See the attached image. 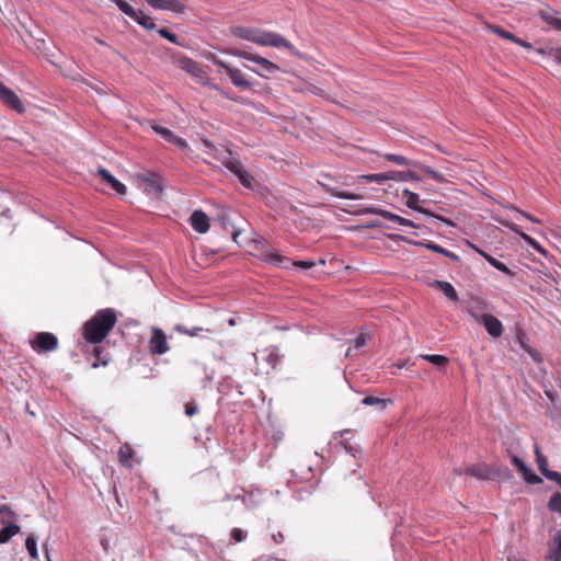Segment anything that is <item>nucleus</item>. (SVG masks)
Instances as JSON below:
<instances>
[{
	"instance_id": "obj_16",
	"label": "nucleus",
	"mask_w": 561,
	"mask_h": 561,
	"mask_svg": "<svg viewBox=\"0 0 561 561\" xmlns=\"http://www.w3.org/2000/svg\"><path fill=\"white\" fill-rule=\"evenodd\" d=\"M203 145L205 147L206 153L217 152L216 158L226 167L230 165V162H233L237 158L232 156L230 150L218 151L217 148L213 145L208 139H203Z\"/></svg>"
},
{
	"instance_id": "obj_11",
	"label": "nucleus",
	"mask_w": 561,
	"mask_h": 561,
	"mask_svg": "<svg viewBox=\"0 0 561 561\" xmlns=\"http://www.w3.org/2000/svg\"><path fill=\"white\" fill-rule=\"evenodd\" d=\"M180 67L187 73L192 75L198 82L207 79V73L203 70L201 64L188 57L180 59Z\"/></svg>"
},
{
	"instance_id": "obj_3",
	"label": "nucleus",
	"mask_w": 561,
	"mask_h": 561,
	"mask_svg": "<svg viewBox=\"0 0 561 561\" xmlns=\"http://www.w3.org/2000/svg\"><path fill=\"white\" fill-rule=\"evenodd\" d=\"M486 310V302L481 300L476 301L467 308V312L470 317H472L477 323L483 325L492 337H500L503 333L502 322L495 316L484 312Z\"/></svg>"
},
{
	"instance_id": "obj_17",
	"label": "nucleus",
	"mask_w": 561,
	"mask_h": 561,
	"mask_svg": "<svg viewBox=\"0 0 561 561\" xmlns=\"http://www.w3.org/2000/svg\"><path fill=\"white\" fill-rule=\"evenodd\" d=\"M152 8L158 10H170L176 13L184 11L185 5L180 0H146Z\"/></svg>"
},
{
	"instance_id": "obj_38",
	"label": "nucleus",
	"mask_w": 561,
	"mask_h": 561,
	"mask_svg": "<svg viewBox=\"0 0 561 561\" xmlns=\"http://www.w3.org/2000/svg\"><path fill=\"white\" fill-rule=\"evenodd\" d=\"M494 471V480L499 481H508L513 478L512 471L507 467H496L493 466Z\"/></svg>"
},
{
	"instance_id": "obj_29",
	"label": "nucleus",
	"mask_w": 561,
	"mask_h": 561,
	"mask_svg": "<svg viewBox=\"0 0 561 561\" xmlns=\"http://www.w3.org/2000/svg\"><path fill=\"white\" fill-rule=\"evenodd\" d=\"M134 21H136L140 26H142L146 30H153L156 27V23L153 20L144 14L142 11L136 10V15L130 16Z\"/></svg>"
},
{
	"instance_id": "obj_33",
	"label": "nucleus",
	"mask_w": 561,
	"mask_h": 561,
	"mask_svg": "<svg viewBox=\"0 0 561 561\" xmlns=\"http://www.w3.org/2000/svg\"><path fill=\"white\" fill-rule=\"evenodd\" d=\"M383 157L386 160L397 163L399 165H407V167H416L417 165V161L407 159L405 157L400 156V154L386 153V154H383Z\"/></svg>"
},
{
	"instance_id": "obj_36",
	"label": "nucleus",
	"mask_w": 561,
	"mask_h": 561,
	"mask_svg": "<svg viewBox=\"0 0 561 561\" xmlns=\"http://www.w3.org/2000/svg\"><path fill=\"white\" fill-rule=\"evenodd\" d=\"M358 179L365 180L366 182H369V183L374 182V183L382 184L386 181H389L390 176H389V172H383V173L359 175Z\"/></svg>"
},
{
	"instance_id": "obj_57",
	"label": "nucleus",
	"mask_w": 561,
	"mask_h": 561,
	"mask_svg": "<svg viewBox=\"0 0 561 561\" xmlns=\"http://www.w3.org/2000/svg\"><path fill=\"white\" fill-rule=\"evenodd\" d=\"M184 411L187 416H193L198 412V405L194 400H191L185 404Z\"/></svg>"
},
{
	"instance_id": "obj_1",
	"label": "nucleus",
	"mask_w": 561,
	"mask_h": 561,
	"mask_svg": "<svg viewBox=\"0 0 561 561\" xmlns=\"http://www.w3.org/2000/svg\"><path fill=\"white\" fill-rule=\"evenodd\" d=\"M231 34L261 46L284 47L291 54H296L295 46L278 33L266 32L255 27L233 26L231 27Z\"/></svg>"
},
{
	"instance_id": "obj_49",
	"label": "nucleus",
	"mask_w": 561,
	"mask_h": 561,
	"mask_svg": "<svg viewBox=\"0 0 561 561\" xmlns=\"http://www.w3.org/2000/svg\"><path fill=\"white\" fill-rule=\"evenodd\" d=\"M201 83L209 87L210 89L218 91L226 99L236 101V98H233L229 93L225 92L218 84L210 82L208 77H207V79H204Z\"/></svg>"
},
{
	"instance_id": "obj_60",
	"label": "nucleus",
	"mask_w": 561,
	"mask_h": 561,
	"mask_svg": "<svg viewBox=\"0 0 561 561\" xmlns=\"http://www.w3.org/2000/svg\"><path fill=\"white\" fill-rule=\"evenodd\" d=\"M261 496V492L260 491H252L250 492L249 494H247V497H248V503L249 504H253V503H257V505L260 504V497Z\"/></svg>"
},
{
	"instance_id": "obj_35",
	"label": "nucleus",
	"mask_w": 561,
	"mask_h": 561,
	"mask_svg": "<svg viewBox=\"0 0 561 561\" xmlns=\"http://www.w3.org/2000/svg\"><path fill=\"white\" fill-rule=\"evenodd\" d=\"M93 354L95 356V362L92 364L93 368L99 367L100 365L106 366L110 362V356L104 352V350L100 346H94Z\"/></svg>"
},
{
	"instance_id": "obj_4",
	"label": "nucleus",
	"mask_w": 561,
	"mask_h": 561,
	"mask_svg": "<svg viewBox=\"0 0 561 561\" xmlns=\"http://www.w3.org/2000/svg\"><path fill=\"white\" fill-rule=\"evenodd\" d=\"M218 221L220 222L222 229L230 233L232 240L234 242L238 241V237L240 234V228L237 226V221H243V218L232 209H222L217 215Z\"/></svg>"
},
{
	"instance_id": "obj_43",
	"label": "nucleus",
	"mask_w": 561,
	"mask_h": 561,
	"mask_svg": "<svg viewBox=\"0 0 561 561\" xmlns=\"http://www.w3.org/2000/svg\"><path fill=\"white\" fill-rule=\"evenodd\" d=\"M174 329L179 333L186 334V335H190V336H196V335H198L199 332L204 331V329L202 327H194L192 329H187L183 324H176Z\"/></svg>"
},
{
	"instance_id": "obj_61",
	"label": "nucleus",
	"mask_w": 561,
	"mask_h": 561,
	"mask_svg": "<svg viewBox=\"0 0 561 561\" xmlns=\"http://www.w3.org/2000/svg\"><path fill=\"white\" fill-rule=\"evenodd\" d=\"M341 198L362 199V198H364V194H362V193H351V192L344 191L343 194H341Z\"/></svg>"
},
{
	"instance_id": "obj_22",
	"label": "nucleus",
	"mask_w": 561,
	"mask_h": 561,
	"mask_svg": "<svg viewBox=\"0 0 561 561\" xmlns=\"http://www.w3.org/2000/svg\"><path fill=\"white\" fill-rule=\"evenodd\" d=\"M470 247L476 250L490 265H492L497 271L506 274V275H513V272L501 261L496 260L492 255L488 254L486 252L478 249L476 245L470 243Z\"/></svg>"
},
{
	"instance_id": "obj_58",
	"label": "nucleus",
	"mask_w": 561,
	"mask_h": 561,
	"mask_svg": "<svg viewBox=\"0 0 561 561\" xmlns=\"http://www.w3.org/2000/svg\"><path fill=\"white\" fill-rule=\"evenodd\" d=\"M233 500H240L244 504L245 508H248V510L257 507V503H253V504L248 503V497L244 492L234 494Z\"/></svg>"
},
{
	"instance_id": "obj_14",
	"label": "nucleus",
	"mask_w": 561,
	"mask_h": 561,
	"mask_svg": "<svg viewBox=\"0 0 561 561\" xmlns=\"http://www.w3.org/2000/svg\"><path fill=\"white\" fill-rule=\"evenodd\" d=\"M252 62L256 64L259 66V69H251L255 73H257L261 77H265V73H275L279 70V67L270 61L268 59L261 57L259 55H253Z\"/></svg>"
},
{
	"instance_id": "obj_19",
	"label": "nucleus",
	"mask_w": 561,
	"mask_h": 561,
	"mask_svg": "<svg viewBox=\"0 0 561 561\" xmlns=\"http://www.w3.org/2000/svg\"><path fill=\"white\" fill-rule=\"evenodd\" d=\"M101 179L108 184L117 194L124 195L126 193V186L114 178L106 169L100 168L98 171Z\"/></svg>"
},
{
	"instance_id": "obj_28",
	"label": "nucleus",
	"mask_w": 561,
	"mask_h": 561,
	"mask_svg": "<svg viewBox=\"0 0 561 561\" xmlns=\"http://www.w3.org/2000/svg\"><path fill=\"white\" fill-rule=\"evenodd\" d=\"M507 227L511 230H513L515 233L519 234L533 249L537 250L538 252H543V249L541 248V245L535 239H533L530 236L520 231V228L517 225L511 224V225H507Z\"/></svg>"
},
{
	"instance_id": "obj_47",
	"label": "nucleus",
	"mask_w": 561,
	"mask_h": 561,
	"mask_svg": "<svg viewBox=\"0 0 561 561\" xmlns=\"http://www.w3.org/2000/svg\"><path fill=\"white\" fill-rule=\"evenodd\" d=\"M541 54L548 55L554 59L556 62L561 65V47H551L548 49H540Z\"/></svg>"
},
{
	"instance_id": "obj_55",
	"label": "nucleus",
	"mask_w": 561,
	"mask_h": 561,
	"mask_svg": "<svg viewBox=\"0 0 561 561\" xmlns=\"http://www.w3.org/2000/svg\"><path fill=\"white\" fill-rule=\"evenodd\" d=\"M152 129L161 136L165 141L168 137H171L172 130H170L167 127L160 126V125H152Z\"/></svg>"
},
{
	"instance_id": "obj_48",
	"label": "nucleus",
	"mask_w": 561,
	"mask_h": 561,
	"mask_svg": "<svg viewBox=\"0 0 561 561\" xmlns=\"http://www.w3.org/2000/svg\"><path fill=\"white\" fill-rule=\"evenodd\" d=\"M134 450L130 446L125 445L119 448L118 456L119 460L123 465H125L131 457H133Z\"/></svg>"
},
{
	"instance_id": "obj_25",
	"label": "nucleus",
	"mask_w": 561,
	"mask_h": 561,
	"mask_svg": "<svg viewBox=\"0 0 561 561\" xmlns=\"http://www.w3.org/2000/svg\"><path fill=\"white\" fill-rule=\"evenodd\" d=\"M390 180L396 182L420 181L421 178L413 171H389Z\"/></svg>"
},
{
	"instance_id": "obj_5",
	"label": "nucleus",
	"mask_w": 561,
	"mask_h": 561,
	"mask_svg": "<svg viewBox=\"0 0 561 561\" xmlns=\"http://www.w3.org/2000/svg\"><path fill=\"white\" fill-rule=\"evenodd\" d=\"M350 179V176H344L343 182H340L329 173H321L317 179V184L331 195L341 198V194L344 192L341 187L348 186Z\"/></svg>"
},
{
	"instance_id": "obj_8",
	"label": "nucleus",
	"mask_w": 561,
	"mask_h": 561,
	"mask_svg": "<svg viewBox=\"0 0 561 561\" xmlns=\"http://www.w3.org/2000/svg\"><path fill=\"white\" fill-rule=\"evenodd\" d=\"M170 350L165 333L153 327L151 329V337L149 340V351L152 355H163Z\"/></svg>"
},
{
	"instance_id": "obj_6",
	"label": "nucleus",
	"mask_w": 561,
	"mask_h": 561,
	"mask_svg": "<svg viewBox=\"0 0 561 561\" xmlns=\"http://www.w3.org/2000/svg\"><path fill=\"white\" fill-rule=\"evenodd\" d=\"M32 348L37 353L55 351L58 346V339L49 332H39L32 341Z\"/></svg>"
},
{
	"instance_id": "obj_20",
	"label": "nucleus",
	"mask_w": 561,
	"mask_h": 561,
	"mask_svg": "<svg viewBox=\"0 0 561 561\" xmlns=\"http://www.w3.org/2000/svg\"><path fill=\"white\" fill-rule=\"evenodd\" d=\"M538 16L543 20L548 25L557 31H561V18L558 16V12L553 9L540 10Z\"/></svg>"
},
{
	"instance_id": "obj_26",
	"label": "nucleus",
	"mask_w": 561,
	"mask_h": 561,
	"mask_svg": "<svg viewBox=\"0 0 561 561\" xmlns=\"http://www.w3.org/2000/svg\"><path fill=\"white\" fill-rule=\"evenodd\" d=\"M264 360L271 366L272 369H275L280 358L278 354V347L270 346L264 350Z\"/></svg>"
},
{
	"instance_id": "obj_10",
	"label": "nucleus",
	"mask_w": 561,
	"mask_h": 561,
	"mask_svg": "<svg viewBox=\"0 0 561 561\" xmlns=\"http://www.w3.org/2000/svg\"><path fill=\"white\" fill-rule=\"evenodd\" d=\"M0 100L10 108L13 111L22 114L25 112V107L23 102L20 100V98L16 95V93L4 87L2 90H0Z\"/></svg>"
},
{
	"instance_id": "obj_59",
	"label": "nucleus",
	"mask_w": 561,
	"mask_h": 561,
	"mask_svg": "<svg viewBox=\"0 0 561 561\" xmlns=\"http://www.w3.org/2000/svg\"><path fill=\"white\" fill-rule=\"evenodd\" d=\"M211 61H213V64H214L215 66H218V67L222 68V69L226 71V73H228V68H232V66H231V65H229V64H227L226 61H224V60H221V59L217 58L216 56H213V57H211Z\"/></svg>"
},
{
	"instance_id": "obj_15",
	"label": "nucleus",
	"mask_w": 561,
	"mask_h": 561,
	"mask_svg": "<svg viewBox=\"0 0 561 561\" xmlns=\"http://www.w3.org/2000/svg\"><path fill=\"white\" fill-rule=\"evenodd\" d=\"M193 229L199 233H205L209 229V219L203 210H194L190 217Z\"/></svg>"
},
{
	"instance_id": "obj_40",
	"label": "nucleus",
	"mask_w": 561,
	"mask_h": 561,
	"mask_svg": "<svg viewBox=\"0 0 561 561\" xmlns=\"http://www.w3.org/2000/svg\"><path fill=\"white\" fill-rule=\"evenodd\" d=\"M548 508L551 512L559 513L561 515V493H553L548 501Z\"/></svg>"
},
{
	"instance_id": "obj_62",
	"label": "nucleus",
	"mask_w": 561,
	"mask_h": 561,
	"mask_svg": "<svg viewBox=\"0 0 561 561\" xmlns=\"http://www.w3.org/2000/svg\"><path fill=\"white\" fill-rule=\"evenodd\" d=\"M293 264L304 270L311 268L316 265L313 261H296Z\"/></svg>"
},
{
	"instance_id": "obj_46",
	"label": "nucleus",
	"mask_w": 561,
	"mask_h": 561,
	"mask_svg": "<svg viewBox=\"0 0 561 561\" xmlns=\"http://www.w3.org/2000/svg\"><path fill=\"white\" fill-rule=\"evenodd\" d=\"M158 33L161 37L170 41L171 43L183 46V43L179 41V37L168 28L162 27L158 31Z\"/></svg>"
},
{
	"instance_id": "obj_39",
	"label": "nucleus",
	"mask_w": 561,
	"mask_h": 561,
	"mask_svg": "<svg viewBox=\"0 0 561 561\" xmlns=\"http://www.w3.org/2000/svg\"><path fill=\"white\" fill-rule=\"evenodd\" d=\"M411 244L416 247H424L427 250L445 255L447 249L436 244L434 242H424V241H409Z\"/></svg>"
},
{
	"instance_id": "obj_50",
	"label": "nucleus",
	"mask_w": 561,
	"mask_h": 561,
	"mask_svg": "<svg viewBox=\"0 0 561 561\" xmlns=\"http://www.w3.org/2000/svg\"><path fill=\"white\" fill-rule=\"evenodd\" d=\"M116 5L118 7V9L122 12H124L129 18L136 15V10L126 1H124V0L117 1Z\"/></svg>"
},
{
	"instance_id": "obj_7",
	"label": "nucleus",
	"mask_w": 561,
	"mask_h": 561,
	"mask_svg": "<svg viewBox=\"0 0 561 561\" xmlns=\"http://www.w3.org/2000/svg\"><path fill=\"white\" fill-rule=\"evenodd\" d=\"M402 193H403V196H404V197H407L405 205H407L409 208H411V209H413V210H415V211H419V213H421V214H424V215H426V216H432V217H434V218H436V219H438V220H440V221L445 222L446 225H448V226H450V227H454V226H455V224L453 222V220H450V219H448V218H444V217L438 216V215H435V214H433L432 211H430L428 209L421 207V206L419 205V203H420V197H419V195H417L416 193H413V192H411V191H410V190H408V188H404Z\"/></svg>"
},
{
	"instance_id": "obj_56",
	"label": "nucleus",
	"mask_w": 561,
	"mask_h": 561,
	"mask_svg": "<svg viewBox=\"0 0 561 561\" xmlns=\"http://www.w3.org/2000/svg\"><path fill=\"white\" fill-rule=\"evenodd\" d=\"M229 54H231L232 56H236V57L243 58V59L249 60V61L252 60V57L254 55L252 53H249V51H245V50H241V49H230Z\"/></svg>"
},
{
	"instance_id": "obj_31",
	"label": "nucleus",
	"mask_w": 561,
	"mask_h": 561,
	"mask_svg": "<svg viewBox=\"0 0 561 561\" xmlns=\"http://www.w3.org/2000/svg\"><path fill=\"white\" fill-rule=\"evenodd\" d=\"M551 561H561V531H558L553 538V548L548 553Z\"/></svg>"
},
{
	"instance_id": "obj_34",
	"label": "nucleus",
	"mask_w": 561,
	"mask_h": 561,
	"mask_svg": "<svg viewBox=\"0 0 561 561\" xmlns=\"http://www.w3.org/2000/svg\"><path fill=\"white\" fill-rule=\"evenodd\" d=\"M493 32L503 38L510 39V41L517 43L524 47L530 48L529 43L516 37L514 34H512L501 27H497V26L493 27Z\"/></svg>"
},
{
	"instance_id": "obj_18",
	"label": "nucleus",
	"mask_w": 561,
	"mask_h": 561,
	"mask_svg": "<svg viewBox=\"0 0 561 561\" xmlns=\"http://www.w3.org/2000/svg\"><path fill=\"white\" fill-rule=\"evenodd\" d=\"M138 179L148 185L146 188L147 192L153 193L154 195H160L162 193V186L159 182V176L156 173H141L138 174Z\"/></svg>"
},
{
	"instance_id": "obj_44",
	"label": "nucleus",
	"mask_w": 561,
	"mask_h": 561,
	"mask_svg": "<svg viewBox=\"0 0 561 561\" xmlns=\"http://www.w3.org/2000/svg\"><path fill=\"white\" fill-rule=\"evenodd\" d=\"M389 400L379 399L376 397L367 396L362 400L364 405H380V409L383 410Z\"/></svg>"
},
{
	"instance_id": "obj_51",
	"label": "nucleus",
	"mask_w": 561,
	"mask_h": 561,
	"mask_svg": "<svg viewBox=\"0 0 561 561\" xmlns=\"http://www.w3.org/2000/svg\"><path fill=\"white\" fill-rule=\"evenodd\" d=\"M370 340V335L368 333H365V332H362L359 333L354 340H353V343H354V347L356 350L363 347L367 341Z\"/></svg>"
},
{
	"instance_id": "obj_63",
	"label": "nucleus",
	"mask_w": 561,
	"mask_h": 561,
	"mask_svg": "<svg viewBox=\"0 0 561 561\" xmlns=\"http://www.w3.org/2000/svg\"><path fill=\"white\" fill-rule=\"evenodd\" d=\"M431 178H432V179H434V180H435L436 182H438V183H444V182H446L445 176H444L442 173H439V172H437V171H435V170L433 171V173H432V176H431Z\"/></svg>"
},
{
	"instance_id": "obj_30",
	"label": "nucleus",
	"mask_w": 561,
	"mask_h": 561,
	"mask_svg": "<svg viewBox=\"0 0 561 561\" xmlns=\"http://www.w3.org/2000/svg\"><path fill=\"white\" fill-rule=\"evenodd\" d=\"M20 526L15 524H9L0 530V543L8 542L14 535L20 533Z\"/></svg>"
},
{
	"instance_id": "obj_52",
	"label": "nucleus",
	"mask_w": 561,
	"mask_h": 561,
	"mask_svg": "<svg viewBox=\"0 0 561 561\" xmlns=\"http://www.w3.org/2000/svg\"><path fill=\"white\" fill-rule=\"evenodd\" d=\"M536 455H537V463L540 472L543 474L545 469H548V460L547 457L543 456L538 448H536Z\"/></svg>"
},
{
	"instance_id": "obj_24",
	"label": "nucleus",
	"mask_w": 561,
	"mask_h": 561,
	"mask_svg": "<svg viewBox=\"0 0 561 561\" xmlns=\"http://www.w3.org/2000/svg\"><path fill=\"white\" fill-rule=\"evenodd\" d=\"M433 285L440 289L443 291V294L451 301H458L459 297H458V294L455 289V287L448 283V282H444V280H435L433 283Z\"/></svg>"
},
{
	"instance_id": "obj_9",
	"label": "nucleus",
	"mask_w": 561,
	"mask_h": 561,
	"mask_svg": "<svg viewBox=\"0 0 561 561\" xmlns=\"http://www.w3.org/2000/svg\"><path fill=\"white\" fill-rule=\"evenodd\" d=\"M466 474L474 477L479 480H494L493 466L484 462L473 463L466 468Z\"/></svg>"
},
{
	"instance_id": "obj_42",
	"label": "nucleus",
	"mask_w": 561,
	"mask_h": 561,
	"mask_svg": "<svg viewBox=\"0 0 561 561\" xmlns=\"http://www.w3.org/2000/svg\"><path fill=\"white\" fill-rule=\"evenodd\" d=\"M248 533L241 528H232L230 533V542L238 543L245 540Z\"/></svg>"
},
{
	"instance_id": "obj_12",
	"label": "nucleus",
	"mask_w": 561,
	"mask_h": 561,
	"mask_svg": "<svg viewBox=\"0 0 561 561\" xmlns=\"http://www.w3.org/2000/svg\"><path fill=\"white\" fill-rule=\"evenodd\" d=\"M353 214L357 215V216L366 215V214H375V215L381 216L385 219L397 222L398 225H401L402 219H403V217H401L399 215H396L389 210H386V209H382L379 207H375V206L359 207L356 210H354Z\"/></svg>"
},
{
	"instance_id": "obj_21",
	"label": "nucleus",
	"mask_w": 561,
	"mask_h": 561,
	"mask_svg": "<svg viewBox=\"0 0 561 561\" xmlns=\"http://www.w3.org/2000/svg\"><path fill=\"white\" fill-rule=\"evenodd\" d=\"M228 77L230 78L232 84L240 89H249L252 87V83L247 79L245 75L242 73L238 68H228Z\"/></svg>"
},
{
	"instance_id": "obj_27",
	"label": "nucleus",
	"mask_w": 561,
	"mask_h": 561,
	"mask_svg": "<svg viewBox=\"0 0 561 561\" xmlns=\"http://www.w3.org/2000/svg\"><path fill=\"white\" fill-rule=\"evenodd\" d=\"M507 227L511 230H513L515 233L519 234L533 249L537 250L538 252H543V249L541 248V245L535 239H533L530 236L520 231V228L517 225L511 224V225H507Z\"/></svg>"
},
{
	"instance_id": "obj_23",
	"label": "nucleus",
	"mask_w": 561,
	"mask_h": 561,
	"mask_svg": "<svg viewBox=\"0 0 561 561\" xmlns=\"http://www.w3.org/2000/svg\"><path fill=\"white\" fill-rule=\"evenodd\" d=\"M264 260L268 263L274 264L278 267H287L290 263V260L286 256H283L282 254L274 252V251H265L264 253Z\"/></svg>"
},
{
	"instance_id": "obj_2",
	"label": "nucleus",
	"mask_w": 561,
	"mask_h": 561,
	"mask_svg": "<svg viewBox=\"0 0 561 561\" xmlns=\"http://www.w3.org/2000/svg\"><path fill=\"white\" fill-rule=\"evenodd\" d=\"M117 321L113 309L99 310L83 327V335L90 343L102 342Z\"/></svg>"
},
{
	"instance_id": "obj_53",
	"label": "nucleus",
	"mask_w": 561,
	"mask_h": 561,
	"mask_svg": "<svg viewBox=\"0 0 561 561\" xmlns=\"http://www.w3.org/2000/svg\"><path fill=\"white\" fill-rule=\"evenodd\" d=\"M227 169L236 176H238V174H240L243 171L244 165L240 160L236 159L233 162H230V165Z\"/></svg>"
},
{
	"instance_id": "obj_32",
	"label": "nucleus",
	"mask_w": 561,
	"mask_h": 561,
	"mask_svg": "<svg viewBox=\"0 0 561 561\" xmlns=\"http://www.w3.org/2000/svg\"><path fill=\"white\" fill-rule=\"evenodd\" d=\"M420 357L432 365H434L437 368H444L448 363L449 359L444 355H428V354H422Z\"/></svg>"
},
{
	"instance_id": "obj_54",
	"label": "nucleus",
	"mask_w": 561,
	"mask_h": 561,
	"mask_svg": "<svg viewBox=\"0 0 561 561\" xmlns=\"http://www.w3.org/2000/svg\"><path fill=\"white\" fill-rule=\"evenodd\" d=\"M227 169L236 176H238V174H240L243 171L244 165L240 160L236 159L233 162H230V165Z\"/></svg>"
},
{
	"instance_id": "obj_64",
	"label": "nucleus",
	"mask_w": 561,
	"mask_h": 561,
	"mask_svg": "<svg viewBox=\"0 0 561 561\" xmlns=\"http://www.w3.org/2000/svg\"><path fill=\"white\" fill-rule=\"evenodd\" d=\"M257 561H286V560H280L277 558H273L272 556H268V554H263V556L259 557Z\"/></svg>"
},
{
	"instance_id": "obj_13",
	"label": "nucleus",
	"mask_w": 561,
	"mask_h": 561,
	"mask_svg": "<svg viewBox=\"0 0 561 561\" xmlns=\"http://www.w3.org/2000/svg\"><path fill=\"white\" fill-rule=\"evenodd\" d=\"M512 463L522 472L524 480L529 484H538L542 479L537 476L518 456L511 457Z\"/></svg>"
},
{
	"instance_id": "obj_41",
	"label": "nucleus",
	"mask_w": 561,
	"mask_h": 561,
	"mask_svg": "<svg viewBox=\"0 0 561 561\" xmlns=\"http://www.w3.org/2000/svg\"><path fill=\"white\" fill-rule=\"evenodd\" d=\"M25 547L30 557L34 560H38V550L36 539L33 536H28L25 540Z\"/></svg>"
},
{
	"instance_id": "obj_45",
	"label": "nucleus",
	"mask_w": 561,
	"mask_h": 561,
	"mask_svg": "<svg viewBox=\"0 0 561 561\" xmlns=\"http://www.w3.org/2000/svg\"><path fill=\"white\" fill-rule=\"evenodd\" d=\"M167 141L176 146L181 150L188 149V144L186 142V140L181 137H178L173 131L171 134V137L167 138Z\"/></svg>"
},
{
	"instance_id": "obj_37",
	"label": "nucleus",
	"mask_w": 561,
	"mask_h": 561,
	"mask_svg": "<svg viewBox=\"0 0 561 561\" xmlns=\"http://www.w3.org/2000/svg\"><path fill=\"white\" fill-rule=\"evenodd\" d=\"M237 178L240 181V183L247 188L254 190V187L256 186V180L247 171L245 168L240 174H238Z\"/></svg>"
}]
</instances>
